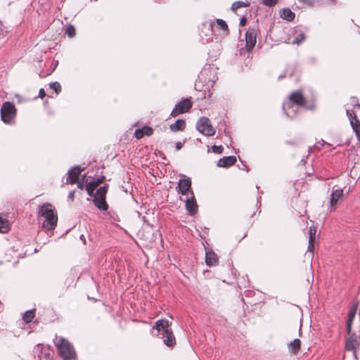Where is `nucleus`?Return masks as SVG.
I'll list each match as a JSON object with an SVG mask.
<instances>
[{"instance_id":"f257e3e1","label":"nucleus","mask_w":360,"mask_h":360,"mask_svg":"<svg viewBox=\"0 0 360 360\" xmlns=\"http://www.w3.org/2000/svg\"><path fill=\"white\" fill-rule=\"evenodd\" d=\"M39 215L45 218L43 227L47 230H54L57 226L58 215L54 212L53 206L46 202L41 206Z\"/></svg>"},{"instance_id":"f03ea898","label":"nucleus","mask_w":360,"mask_h":360,"mask_svg":"<svg viewBox=\"0 0 360 360\" xmlns=\"http://www.w3.org/2000/svg\"><path fill=\"white\" fill-rule=\"evenodd\" d=\"M56 346L60 356L64 360H70L75 359L76 352L72 345L64 338L60 337L58 341L56 342Z\"/></svg>"},{"instance_id":"7ed1b4c3","label":"nucleus","mask_w":360,"mask_h":360,"mask_svg":"<svg viewBox=\"0 0 360 360\" xmlns=\"http://www.w3.org/2000/svg\"><path fill=\"white\" fill-rule=\"evenodd\" d=\"M16 115L15 105L11 102H5L1 108V117L4 123L9 124Z\"/></svg>"},{"instance_id":"20e7f679","label":"nucleus","mask_w":360,"mask_h":360,"mask_svg":"<svg viewBox=\"0 0 360 360\" xmlns=\"http://www.w3.org/2000/svg\"><path fill=\"white\" fill-rule=\"evenodd\" d=\"M196 129L206 136H212L215 134V129L212 127L209 118L206 117H202L198 120Z\"/></svg>"},{"instance_id":"39448f33","label":"nucleus","mask_w":360,"mask_h":360,"mask_svg":"<svg viewBox=\"0 0 360 360\" xmlns=\"http://www.w3.org/2000/svg\"><path fill=\"white\" fill-rule=\"evenodd\" d=\"M192 103L190 98H184L177 103L172 111L171 112L170 116L174 117L180 114L188 112L192 108Z\"/></svg>"},{"instance_id":"423d86ee","label":"nucleus","mask_w":360,"mask_h":360,"mask_svg":"<svg viewBox=\"0 0 360 360\" xmlns=\"http://www.w3.org/2000/svg\"><path fill=\"white\" fill-rule=\"evenodd\" d=\"M83 169L80 166H75L70 168L68 172V177L66 179V184H75L77 182Z\"/></svg>"},{"instance_id":"0eeeda50","label":"nucleus","mask_w":360,"mask_h":360,"mask_svg":"<svg viewBox=\"0 0 360 360\" xmlns=\"http://www.w3.org/2000/svg\"><path fill=\"white\" fill-rule=\"evenodd\" d=\"M257 32L254 28H250L245 33V46L248 52L251 51L256 44Z\"/></svg>"},{"instance_id":"6e6552de","label":"nucleus","mask_w":360,"mask_h":360,"mask_svg":"<svg viewBox=\"0 0 360 360\" xmlns=\"http://www.w3.org/2000/svg\"><path fill=\"white\" fill-rule=\"evenodd\" d=\"M290 101L297 106H303L305 104V98L302 91H295L289 96Z\"/></svg>"},{"instance_id":"1a4fd4ad","label":"nucleus","mask_w":360,"mask_h":360,"mask_svg":"<svg viewBox=\"0 0 360 360\" xmlns=\"http://www.w3.org/2000/svg\"><path fill=\"white\" fill-rule=\"evenodd\" d=\"M191 188V181L190 178L181 179L179 180L177 192L181 195H186Z\"/></svg>"},{"instance_id":"9d476101","label":"nucleus","mask_w":360,"mask_h":360,"mask_svg":"<svg viewBox=\"0 0 360 360\" xmlns=\"http://www.w3.org/2000/svg\"><path fill=\"white\" fill-rule=\"evenodd\" d=\"M160 336L167 347H173L176 344L175 337L173 334V331L171 330H166L164 333L158 334Z\"/></svg>"},{"instance_id":"9b49d317","label":"nucleus","mask_w":360,"mask_h":360,"mask_svg":"<svg viewBox=\"0 0 360 360\" xmlns=\"http://www.w3.org/2000/svg\"><path fill=\"white\" fill-rule=\"evenodd\" d=\"M186 200V209L191 215H194L198 212V205L193 193Z\"/></svg>"},{"instance_id":"f8f14e48","label":"nucleus","mask_w":360,"mask_h":360,"mask_svg":"<svg viewBox=\"0 0 360 360\" xmlns=\"http://www.w3.org/2000/svg\"><path fill=\"white\" fill-rule=\"evenodd\" d=\"M170 324L171 323L168 320L160 319L155 322V326H153V330H157L158 334L164 333L165 331L170 330L169 328Z\"/></svg>"},{"instance_id":"ddd939ff","label":"nucleus","mask_w":360,"mask_h":360,"mask_svg":"<svg viewBox=\"0 0 360 360\" xmlns=\"http://www.w3.org/2000/svg\"><path fill=\"white\" fill-rule=\"evenodd\" d=\"M236 162V158L233 155L226 156L218 160L217 166L219 167H229L233 165Z\"/></svg>"},{"instance_id":"4468645a","label":"nucleus","mask_w":360,"mask_h":360,"mask_svg":"<svg viewBox=\"0 0 360 360\" xmlns=\"http://www.w3.org/2000/svg\"><path fill=\"white\" fill-rule=\"evenodd\" d=\"M343 197V189L338 188L332 192L329 203L330 206L334 207L336 205L339 200Z\"/></svg>"},{"instance_id":"2eb2a0df","label":"nucleus","mask_w":360,"mask_h":360,"mask_svg":"<svg viewBox=\"0 0 360 360\" xmlns=\"http://www.w3.org/2000/svg\"><path fill=\"white\" fill-rule=\"evenodd\" d=\"M205 262L208 266H215L218 264V257L212 250L206 252Z\"/></svg>"},{"instance_id":"dca6fc26","label":"nucleus","mask_w":360,"mask_h":360,"mask_svg":"<svg viewBox=\"0 0 360 360\" xmlns=\"http://www.w3.org/2000/svg\"><path fill=\"white\" fill-rule=\"evenodd\" d=\"M94 205L101 211H107L108 209V205L106 202V198H94L93 199Z\"/></svg>"},{"instance_id":"f3484780","label":"nucleus","mask_w":360,"mask_h":360,"mask_svg":"<svg viewBox=\"0 0 360 360\" xmlns=\"http://www.w3.org/2000/svg\"><path fill=\"white\" fill-rule=\"evenodd\" d=\"M280 16L288 21H292L295 19V14L290 8H285L280 11Z\"/></svg>"},{"instance_id":"a211bd4d","label":"nucleus","mask_w":360,"mask_h":360,"mask_svg":"<svg viewBox=\"0 0 360 360\" xmlns=\"http://www.w3.org/2000/svg\"><path fill=\"white\" fill-rule=\"evenodd\" d=\"M352 129L356 134L357 139L360 141V122L356 116L353 117V120L349 121Z\"/></svg>"},{"instance_id":"6ab92c4d","label":"nucleus","mask_w":360,"mask_h":360,"mask_svg":"<svg viewBox=\"0 0 360 360\" xmlns=\"http://www.w3.org/2000/svg\"><path fill=\"white\" fill-rule=\"evenodd\" d=\"M186 127V122L183 120H178L174 123L170 124L169 129L172 131L176 132L183 131Z\"/></svg>"},{"instance_id":"aec40b11","label":"nucleus","mask_w":360,"mask_h":360,"mask_svg":"<svg viewBox=\"0 0 360 360\" xmlns=\"http://www.w3.org/2000/svg\"><path fill=\"white\" fill-rule=\"evenodd\" d=\"M301 342L300 339L295 338L288 344V349L293 354H297L300 349Z\"/></svg>"},{"instance_id":"412c9836","label":"nucleus","mask_w":360,"mask_h":360,"mask_svg":"<svg viewBox=\"0 0 360 360\" xmlns=\"http://www.w3.org/2000/svg\"><path fill=\"white\" fill-rule=\"evenodd\" d=\"M356 312V306L353 307L349 312L348 320L347 322V333H350V328H352V322L353 319L355 316Z\"/></svg>"},{"instance_id":"4be33fe9","label":"nucleus","mask_w":360,"mask_h":360,"mask_svg":"<svg viewBox=\"0 0 360 360\" xmlns=\"http://www.w3.org/2000/svg\"><path fill=\"white\" fill-rule=\"evenodd\" d=\"M250 4H251V3H250V0H246L245 1H235L232 4L231 10L235 12L238 8H242V7H248L250 6Z\"/></svg>"},{"instance_id":"5701e85b","label":"nucleus","mask_w":360,"mask_h":360,"mask_svg":"<svg viewBox=\"0 0 360 360\" xmlns=\"http://www.w3.org/2000/svg\"><path fill=\"white\" fill-rule=\"evenodd\" d=\"M109 188V184H104V186L97 189L96 192V198H106V194Z\"/></svg>"},{"instance_id":"b1692460","label":"nucleus","mask_w":360,"mask_h":360,"mask_svg":"<svg viewBox=\"0 0 360 360\" xmlns=\"http://www.w3.org/2000/svg\"><path fill=\"white\" fill-rule=\"evenodd\" d=\"M105 176L104 175H102L97 178H93L91 181L89 182L94 187L97 188L99 185L103 184L105 181Z\"/></svg>"},{"instance_id":"393cba45","label":"nucleus","mask_w":360,"mask_h":360,"mask_svg":"<svg viewBox=\"0 0 360 360\" xmlns=\"http://www.w3.org/2000/svg\"><path fill=\"white\" fill-rule=\"evenodd\" d=\"M9 230V221L0 217V232L6 233Z\"/></svg>"},{"instance_id":"a878e982","label":"nucleus","mask_w":360,"mask_h":360,"mask_svg":"<svg viewBox=\"0 0 360 360\" xmlns=\"http://www.w3.org/2000/svg\"><path fill=\"white\" fill-rule=\"evenodd\" d=\"M34 317V310H28L25 312L22 319L25 323H30Z\"/></svg>"},{"instance_id":"bb28decb","label":"nucleus","mask_w":360,"mask_h":360,"mask_svg":"<svg viewBox=\"0 0 360 360\" xmlns=\"http://www.w3.org/2000/svg\"><path fill=\"white\" fill-rule=\"evenodd\" d=\"M85 189H86V191L87 194L90 197H94V198H95L96 193H94V191L96 188H94L89 182H88V181H86Z\"/></svg>"},{"instance_id":"cd10ccee","label":"nucleus","mask_w":360,"mask_h":360,"mask_svg":"<svg viewBox=\"0 0 360 360\" xmlns=\"http://www.w3.org/2000/svg\"><path fill=\"white\" fill-rule=\"evenodd\" d=\"M217 24L219 26V27L223 30L224 31H226L229 32V27L226 24V22L222 20V19H217L216 20Z\"/></svg>"},{"instance_id":"c85d7f7f","label":"nucleus","mask_w":360,"mask_h":360,"mask_svg":"<svg viewBox=\"0 0 360 360\" xmlns=\"http://www.w3.org/2000/svg\"><path fill=\"white\" fill-rule=\"evenodd\" d=\"M51 89H52L57 94L61 91V86L58 82H51L49 84Z\"/></svg>"},{"instance_id":"c756f323","label":"nucleus","mask_w":360,"mask_h":360,"mask_svg":"<svg viewBox=\"0 0 360 360\" xmlns=\"http://www.w3.org/2000/svg\"><path fill=\"white\" fill-rule=\"evenodd\" d=\"M86 181H87L86 179V175H83L82 176V178L77 181V188H79V189H84V188H85V184H86Z\"/></svg>"},{"instance_id":"7c9ffc66","label":"nucleus","mask_w":360,"mask_h":360,"mask_svg":"<svg viewBox=\"0 0 360 360\" xmlns=\"http://www.w3.org/2000/svg\"><path fill=\"white\" fill-rule=\"evenodd\" d=\"M65 34L69 37H73L75 35V27L73 26H72V25L68 26L67 28H66V30H65Z\"/></svg>"},{"instance_id":"2f4dec72","label":"nucleus","mask_w":360,"mask_h":360,"mask_svg":"<svg viewBox=\"0 0 360 360\" xmlns=\"http://www.w3.org/2000/svg\"><path fill=\"white\" fill-rule=\"evenodd\" d=\"M144 136H151L153 133V129L148 126H144L142 128Z\"/></svg>"},{"instance_id":"473e14b6","label":"nucleus","mask_w":360,"mask_h":360,"mask_svg":"<svg viewBox=\"0 0 360 360\" xmlns=\"http://www.w3.org/2000/svg\"><path fill=\"white\" fill-rule=\"evenodd\" d=\"M278 1V0H262V4L269 7L274 6Z\"/></svg>"},{"instance_id":"72a5a7b5","label":"nucleus","mask_w":360,"mask_h":360,"mask_svg":"<svg viewBox=\"0 0 360 360\" xmlns=\"http://www.w3.org/2000/svg\"><path fill=\"white\" fill-rule=\"evenodd\" d=\"M212 152L217 154H221L224 151V148L222 146H216L214 145L212 147Z\"/></svg>"},{"instance_id":"f704fd0d","label":"nucleus","mask_w":360,"mask_h":360,"mask_svg":"<svg viewBox=\"0 0 360 360\" xmlns=\"http://www.w3.org/2000/svg\"><path fill=\"white\" fill-rule=\"evenodd\" d=\"M309 240H310V243H311V242H314V240H315L316 229L311 226L309 230Z\"/></svg>"},{"instance_id":"c9c22d12","label":"nucleus","mask_w":360,"mask_h":360,"mask_svg":"<svg viewBox=\"0 0 360 360\" xmlns=\"http://www.w3.org/2000/svg\"><path fill=\"white\" fill-rule=\"evenodd\" d=\"M134 136L137 139H140L141 138H143L144 136V134H143V130L142 129H137L135 132H134Z\"/></svg>"},{"instance_id":"e433bc0d","label":"nucleus","mask_w":360,"mask_h":360,"mask_svg":"<svg viewBox=\"0 0 360 360\" xmlns=\"http://www.w3.org/2000/svg\"><path fill=\"white\" fill-rule=\"evenodd\" d=\"M324 145H328V146H330V144L326 142L324 140L321 139V141L316 142L314 145L315 148H316L317 149H321V148L322 146H323Z\"/></svg>"},{"instance_id":"4c0bfd02","label":"nucleus","mask_w":360,"mask_h":360,"mask_svg":"<svg viewBox=\"0 0 360 360\" xmlns=\"http://www.w3.org/2000/svg\"><path fill=\"white\" fill-rule=\"evenodd\" d=\"M304 39V35L303 34H300L293 39L292 43L299 44L300 42H302Z\"/></svg>"},{"instance_id":"58836bf2","label":"nucleus","mask_w":360,"mask_h":360,"mask_svg":"<svg viewBox=\"0 0 360 360\" xmlns=\"http://www.w3.org/2000/svg\"><path fill=\"white\" fill-rule=\"evenodd\" d=\"M346 112L349 121L353 120L354 116H356L353 110H347Z\"/></svg>"},{"instance_id":"ea45409f","label":"nucleus","mask_w":360,"mask_h":360,"mask_svg":"<svg viewBox=\"0 0 360 360\" xmlns=\"http://www.w3.org/2000/svg\"><path fill=\"white\" fill-rule=\"evenodd\" d=\"M75 192H76L75 190H73L69 193L68 196V200L72 201V202L74 200Z\"/></svg>"},{"instance_id":"a19ab883","label":"nucleus","mask_w":360,"mask_h":360,"mask_svg":"<svg viewBox=\"0 0 360 360\" xmlns=\"http://www.w3.org/2000/svg\"><path fill=\"white\" fill-rule=\"evenodd\" d=\"M352 105L354 107H357L358 108H360V104L358 103L357 99L355 97H352Z\"/></svg>"},{"instance_id":"79ce46f5","label":"nucleus","mask_w":360,"mask_h":360,"mask_svg":"<svg viewBox=\"0 0 360 360\" xmlns=\"http://www.w3.org/2000/svg\"><path fill=\"white\" fill-rule=\"evenodd\" d=\"M299 1L302 2L309 6H311L314 4V0H299Z\"/></svg>"},{"instance_id":"37998d69","label":"nucleus","mask_w":360,"mask_h":360,"mask_svg":"<svg viewBox=\"0 0 360 360\" xmlns=\"http://www.w3.org/2000/svg\"><path fill=\"white\" fill-rule=\"evenodd\" d=\"M46 96V93L44 89H40L39 91V97L41 98H44Z\"/></svg>"},{"instance_id":"c03bdc74","label":"nucleus","mask_w":360,"mask_h":360,"mask_svg":"<svg viewBox=\"0 0 360 360\" xmlns=\"http://www.w3.org/2000/svg\"><path fill=\"white\" fill-rule=\"evenodd\" d=\"M184 142H183V143L182 142H177L176 143V150H179L180 149H181V148L184 146Z\"/></svg>"},{"instance_id":"a18cd8bd","label":"nucleus","mask_w":360,"mask_h":360,"mask_svg":"<svg viewBox=\"0 0 360 360\" xmlns=\"http://www.w3.org/2000/svg\"><path fill=\"white\" fill-rule=\"evenodd\" d=\"M247 22V19L245 17H243L240 20V25L245 26Z\"/></svg>"},{"instance_id":"49530a36","label":"nucleus","mask_w":360,"mask_h":360,"mask_svg":"<svg viewBox=\"0 0 360 360\" xmlns=\"http://www.w3.org/2000/svg\"><path fill=\"white\" fill-rule=\"evenodd\" d=\"M314 242H311V243H310V240H309L308 250H309L311 252H313V250H314Z\"/></svg>"},{"instance_id":"de8ad7c7","label":"nucleus","mask_w":360,"mask_h":360,"mask_svg":"<svg viewBox=\"0 0 360 360\" xmlns=\"http://www.w3.org/2000/svg\"><path fill=\"white\" fill-rule=\"evenodd\" d=\"M246 236H247V234H246V233H245V234L243 235V236L242 237L241 240H242V239H243L244 238H245V237H246Z\"/></svg>"},{"instance_id":"09e8293b","label":"nucleus","mask_w":360,"mask_h":360,"mask_svg":"<svg viewBox=\"0 0 360 360\" xmlns=\"http://www.w3.org/2000/svg\"><path fill=\"white\" fill-rule=\"evenodd\" d=\"M283 77H284L283 75H280L278 78H279V79H281V78H283Z\"/></svg>"},{"instance_id":"8fccbe9b","label":"nucleus","mask_w":360,"mask_h":360,"mask_svg":"<svg viewBox=\"0 0 360 360\" xmlns=\"http://www.w3.org/2000/svg\"><path fill=\"white\" fill-rule=\"evenodd\" d=\"M82 237H84V236H83V235H82V236H80L81 240H83V238H82Z\"/></svg>"}]
</instances>
